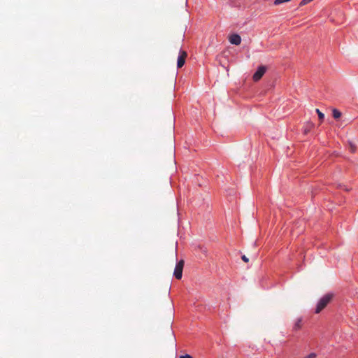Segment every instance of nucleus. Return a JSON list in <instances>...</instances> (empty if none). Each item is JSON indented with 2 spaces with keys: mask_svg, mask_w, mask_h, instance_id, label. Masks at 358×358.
I'll return each mask as SVG.
<instances>
[{
  "mask_svg": "<svg viewBox=\"0 0 358 358\" xmlns=\"http://www.w3.org/2000/svg\"><path fill=\"white\" fill-rule=\"evenodd\" d=\"M313 1V0H301V1L299 3V6H303L310 3Z\"/></svg>",
  "mask_w": 358,
  "mask_h": 358,
  "instance_id": "9d476101",
  "label": "nucleus"
},
{
  "mask_svg": "<svg viewBox=\"0 0 358 358\" xmlns=\"http://www.w3.org/2000/svg\"><path fill=\"white\" fill-rule=\"evenodd\" d=\"M316 113L318 115V117L320 121H322L324 118V115L319 109H316Z\"/></svg>",
  "mask_w": 358,
  "mask_h": 358,
  "instance_id": "6e6552de",
  "label": "nucleus"
},
{
  "mask_svg": "<svg viewBox=\"0 0 358 358\" xmlns=\"http://www.w3.org/2000/svg\"><path fill=\"white\" fill-rule=\"evenodd\" d=\"M266 71V66H260L257 69L256 72L254 73V75H253V80L255 81L259 80L262 78V77L264 76V74L265 73Z\"/></svg>",
  "mask_w": 358,
  "mask_h": 358,
  "instance_id": "7ed1b4c3",
  "label": "nucleus"
},
{
  "mask_svg": "<svg viewBox=\"0 0 358 358\" xmlns=\"http://www.w3.org/2000/svg\"><path fill=\"white\" fill-rule=\"evenodd\" d=\"M316 354L313 352V353H310L308 355L306 356L305 357L303 358H315L316 357Z\"/></svg>",
  "mask_w": 358,
  "mask_h": 358,
  "instance_id": "f8f14e48",
  "label": "nucleus"
},
{
  "mask_svg": "<svg viewBox=\"0 0 358 358\" xmlns=\"http://www.w3.org/2000/svg\"><path fill=\"white\" fill-rule=\"evenodd\" d=\"M184 264H185V262L182 259L180 260L176 264V266L175 270H174V273H173V275L178 280H180L182 278Z\"/></svg>",
  "mask_w": 358,
  "mask_h": 358,
  "instance_id": "f03ea898",
  "label": "nucleus"
},
{
  "mask_svg": "<svg viewBox=\"0 0 358 358\" xmlns=\"http://www.w3.org/2000/svg\"><path fill=\"white\" fill-rule=\"evenodd\" d=\"M291 0H275L273 1V4L275 6H278V5H280V3H285V2H288V1H290Z\"/></svg>",
  "mask_w": 358,
  "mask_h": 358,
  "instance_id": "1a4fd4ad",
  "label": "nucleus"
},
{
  "mask_svg": "<svg viewBox=\"0 0 358 358\" xmlns=\"http://www.w3.org/2000/svg\"><path fill=\"white\" fill-rule=\"evenodd\" d=\"M301 326H302V320L301 318H299L295 322L294 327H293V329L294 331H297L301 328Z\"/></svg>",
  "mask_w": 358,
  "mask_h": 358,
  "instance_id": "423d86ee",
  "label": "nucleus"
},
{
  "mask_svg": "<svg viewBox=\"0 0 358 358\" xmlns=\"http://www.w3.org/2000/svg\"><path fill=\"white\" fill-rule=\"evenodd\" d=\"M229 41L231 44L238 45L241 43V38L238 34H234L229 36Z\"/></svg>",
  "mask_w": 358,
  "mask_h": 358,
  "instance_id": "39448f33",
  "label": "nucleus"
},
{
  "mask_svg": "<svg viewBox=\"0 0 358 358\" xmlns=\"http://www.w3.org/2000/svg\"><path fill=\"white\" fill-rule=\"evenodd\" d=\"M179 358H193L192 356H190L189 355H180L179 357Z\"/></svg>",
  "mask_w": 358,
  "mask_h": 358,
  "instance_id": "ddd939ff",
  "label": "nucleus"
},
{
  "mask_svg": "<svg viewBox=\"0 0 358 358\" xmlns=\"http://www.w3.org/2000/svg\"><path fill=\"white\" fill-rule=\"evenodd\" d=\"M333 294H327L323 296L317 304V307L315 309V313H320L331 301L333 299Z\"/></svg>",
  "mask_w": 358,
  "mask_h": 358,
  "instance_id": "f257e3e1",
  "label": "nucleus"
},
{
  "mask_svg": "<svg viewBox=\"0 0 358 358\" xmlns=\"http://www.w3.org/2000/svg\"><path fill=\"white\" fill-rule=\"evenodd\" d=\"M332 115L335 119H338L341 116V113L338 110L334 108L332 110Z\"/></svg>",
  "mask_w": 358,
  "mask_h": 358,
  "instance_id": "0eeeda50",
  "label": "nucleus"
},
{
  "mask_svg": "<svg viewBox=\"0 0 358 358\" xmlns=\"http://www.w3.org/2000/svg\"><path fill=\"white\" fill-rule=\"evenodd\" d=\"M350 149L352 152H354L356 150V146L353 143H350Z\"/></svg>",
  "mask_w": 358,
  "mask_h": 358,
  "instance_id": "9b49d317",
  "label": "nucleus"
},
{
  "mask_svg": "<svg viewBox=\"0 0 358 358\" xmlns=\"http://www.w3.org/2000/svg\"><path fill=\"white\" fill-rule=\"evenodd\" d=\"M241 258H242L243 261H244L245 262H249L248 258L245 255H243Z\"/></svg>",
  "mask_w": 358,
  "mask_h": 358,
  "instance_id": "4468645a",
  "label": "nucleus"
},
{
  "mask_svg": "<svg viewBox=\"0 0 358 358\" xmlns=\"http://www.w3.org/2000/svg\"><path fill=\"white\" fill-rule=\"evenodd\" d=\"M187 56V54L185 51L180 50L179 56L178 57V61H177L178 68H181L182 66H183V65L185 63V59H186Z\"/></svg>",
  "mask_w": 358,
  "mask_h": 358,
  "instance_id": "20e7f679",
  "label": "nucleus"
}]
</instances>
